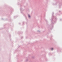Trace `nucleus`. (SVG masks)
<instances>
[{"instance_id":"4","label":"nucleus","mask_w":62,"mask_h":62,"mask_svg":"<svg viewBox=\"0 0 62 62\" xmlns=\"http://www.w3.org/2000/svg\"><path fill=\"white\" fill-rule=\"evenodd\" d=\"M45 21H46V22H47L48 21H47V20H46V19H45Z\"/></svg>"},{"instance_id":"8","label":"nucleus","mask_w":62,"mask_h":62,"mask_svg":"<svg viewBox=\"0 0 62 62\" xmlns=\"http://www.w3.org/2000/svg\"><path fill=\"white\" fill-rule=\"evenodd\" d=\"M2 20H4V19H3V18H2Z\"/></svg>"},{"instance_id":"7","label":"nucleus","mask_w":62,"mask_h":62,"mask_svg":"<svg viewBox=\"0 0 62 62\" xmlns=\"http://www.w3.org/2000/svg\"><path fill=\"white\" fill-rule=\"evenodd\" d=\"M28 61V59H27L26 60V61Z\"/></svg>"},{"instance_id":"13","label":"nucleus","mask_w":62,"mask_h":62,"mask_svg":"<svg viewBox=\"0 0 62 62\" xmlns=\"http://www.w3.org/2000/svg\"><path fill=\"white\" fill-rule=\"evenodd\" d=\"M47 25H48V24H47Z\"/></svg>"},{"instance_id":"1","label":"nucleus","mask_w":62,"mask_h":62,"mask_svg":"<svg viewBox=\"0 0 62 62\" xmlns=\"http://www.w3.org/2000/svg\"><path fill=\"white\" fill-rule=\"evenodd\" d=\"M54 13V12L52 14V18L51 19V24L50 25L48 26V28L50 29L51 30H52L53 29V25L54 24L56 23V20H57V18H56V17L55 16H54L53 14Z\"/></svg>"},{"instance_id":"10","label":"nucleus","mask_w":62,"mask_h":62,"mask_svg":"<svg viewBox=\"0 0 62 62\" xmlns=\"http://www.w3.org/2000/svg\"><path fill=\"white\" fill-rule=\"evenodd\" d=\"M62 20V19H60V21H61Z\"/></svg>"},{"instance_id":"11","label":"nucleus","mask_w":62,"mask_h":62,"mask_svg":"<svg viewBox=\"0 0 62 62\" xmlns=\"http://www.w3.org/2000/svg\"><path fill=\"white\" fill-rule=\"evenodd\" d=\"M23 38V37H21V39H22Z\"/></svg>"},{"instance_id":"6","label":"nucleus","mask_w":62,"mask_h":62,"mask_svg":"<svg viewBox=\"0 0 62 62\" xmlns=\"http://www.w3.org/2000/svg\"><path fill=\"white\" fill-rule=\"evenodd\" d=\"M51 50H53V48H51Z\"/></svg>"},{"instance_id":"3","label":"nucleus","mask_w":62,"mask_h":62,"mask_svg":"<svg viewBox=\"0 0 62 62\" xmlns=\"http://www.w3.org/2000/svg\"><path fill=\"white\" fill-rule=\"evenodd\" d=\"M37 32H39V33H40V31L39 30H38V31H37Z\"/></svg>"},{"instance_id":"2","label":"nucleus","mask_w":62,"mask_h":62,"mask_svg":"<svg viewBox=\"0 0 62 62\" xmlns=\"http://www.w3.org/2000/svg\"><path fill=\"white\" fill-rule=\"evenodd\" d=\"M28 18H31V17L30 16V15L29 14L28 15Z\"/></svg>"},{"instance_id":"5","label":"nucleus","mask_w":62,"mask_h":62,"mask_svg":"<svg viewBox=\"0 0 62 62\" xmlns=\"http://www.w3.org/2000/svg\"><path fill=\"white\" fill-rule=\"evenodd\" d=\"M20 11H21V10H22V8H21L20 9Z\"/></svg>"},{"instance_id":"9","label":"nucleus","mask_w":62,"mask_h":62,"mask_svg":"<svg viewBox=\"0 0 62 62\" xmlns=\"http://www.w3.org/2000/svg\"><path fill=\"white\" fill-rule=\"evenodd\" d=\"M35 58V57L34 56L32 57V58Z\"/></svg>"},{"instance_id":"12","label":"nucleus","mask_w":62,"mask_h":62,"mask_svg":"<svg viewBox=\"0 0 62 62\" xmlns=\"http://www.w3.org/2000/svg\"><path fill=\"white\" fill-rule=\"evenodd\" d=\"M19 24H21V23H19Z\"/></svg>"}]
</instances>
